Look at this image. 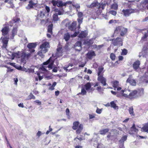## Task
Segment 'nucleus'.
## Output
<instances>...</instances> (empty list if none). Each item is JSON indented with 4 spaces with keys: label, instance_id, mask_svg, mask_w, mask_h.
Listing matches in <instances>:
<instances>
[{
    "label": "nucleus",
    "instance_id": "4468645a",
    "mask_svg": "<svg viewBox=\"0 0 148 148\" xmlns=\"http://www.w3.org/2000/svg\"><path fill=\"white\" fill-rule=\"evenodd\" d=\"M56 56L58 57H60L62 55V47H59L57 48Z\"/></svg>",
    "mask_w": 148,
    "mask_h": 148
},
{
    "label": "nucleus",
    "instance_id": "a18cd8bd",
    "mask_svg": "<svg viewBox=\"0 0 148 148\" xmlns=\"http://www.w3.org/2000/svg\"><path fill=\"white\" fill-rule=\"evenodd\" d=\"M32 1H30L29 2L28 6L27 7V8H31L33 7V6L32 4Z\"/></svg>",
    "mask_w": 148,
    "mask_h": 148
},
{
    "label": "nucleus",
    "instance_id": "f257e3e1",
    "mask_svg": "<svg viewBox=\"0 0 148 148\" xmlns=\"http://www.w3.org/2000/svg\"><path fill=\"white\" fill-rule=\"evenodd\" d=\"M121 92L123 97L125 98L131 100L136 98L138 96H141L144 94V90L143 89L140 90V92L138 95H137L138 92L136 90H132L131 92L129 89L125 90H122Z\"/></svg>",
    "mask_w": 148,
    "mask_h": 148
},
{
    "label": "nucleus",
    "instance_id": "aec40b11",
    "mask_svg": "<svg viewBox=\"0 0 148 148\" xmlns=\"http://www.w3.org/2000/svg\"><path fill=\"white\" fill-rule=\"evenodd\" d=\"M9 31V28L8 27H5L1 30L2 35L4 36L6 35L8 33Z\"/></svg>",
    "mask_w": 148,
    "mask_h": 148
},
{
    "label": "nucleus",
    "instance_id": "423d86ee",
    "mask_svg": "<svg viewBox=\"0 0 148 148\" xmlns=\"http://www.w3.org/2000/svg\"><path fill=\"white\" fill-rule=\"evenodd\" d=\"M122 39L120 38H117L115 39L112 40V43L114 46H120L122 45Z\"/></svg>",
    "mask_w": 148,
    "mask_h": 148
},
{
    "label": "nucleus",
    "instance_id": "6ab92c4d",
    "mask_svg": "<svg viewBox=\"0 0 148 148\" xmlns=\"http://www.w3.org/2000/svg\"><path fill=\"white\" fill-rule=\"evenodd\" d=\"M54 12L55 13V14H56L57 15H60L63 14L64 10L62 9L60 10L57 8H56L54 10Z\"/></svg>",
    "mask_w": 148,
    "mask_h": 148
},
{
    "label": "nucleus",
    "instance_id": "e2e57ef3",
    "mask_svg": "<svg viewBox=\"0 0 148 148\" xmlns=\"http://www.w3.org/2000/svg\"><path fill=\"white\" fill-rule=\"evenodd\" d=\"M34 102L38 104L39 105H40L41 104V102L38 100H36Z\"/></svg>",
    "mask_w": 148,
    "mask_h": 148
},
{
    "label": "nucleus",
    "instance_id": "f8f14e48",
    "mask_svg": "<svg viewBox=\"0 0 148 148\" xmlns=\"http://www.w3.org/2000/svg\"><path fill=\"white\" fill-rule=\"evenodd\" d=\"M74 48L75 50L78 51H80L82 49V43L80 42H77L75 44Z\"/></svg>",
    "mask_w": 148,
    "mask_h": 148
},
{
    "label": "nucleus",
    "instance_id": "72a5a7b5",
    "mask_svg": "<svg viewBox=\"0 0 148 148\" xmlns=\"http://www.w3.org/2000/svg\"><path fill=\"white\" fill-rule=\"evenodd\" d=\"M111 107L115 109L118 108V107L116 106V104L114 101H112L110 102Z\"/></svg>",
    "mask_w": 148,
    "mask_h": 148
},
{
    "label": "nucleus",
    "instance_id": "f704fd0d",
    "mask_svg": "<svg viewBox=\"0 0 148 148\" xmlns=\"http://www.w3.org/2000/svg\"><path fill=\"white\" fill-rule=\"evenodd\" d=\"M63 6H65L64 2H63L62 1H60L58 2L57 6L58 7H62Z\"/></svg>",
    "mask_w": 148,
    "mask_h": 148
},
{
    "label": "nucleus",
    "instance_id": "774afa93",
    "mask_svg": "<svg viewBox=\"0 0 148 148\" xmlns=\"http://www.w3.org/2000/svg\"><path fill=\"white\" fill-rule=\"evenodd\" d=\"M20 20V19L18 18H15L14 19V21L15 23L17 22L18 21H19Z\"/></svg>",
    "mask_w": 148,
    "mask_h": 148
},
{
    "label": "nucleus",
    "instance_id": "603ef678",
    "mask_svg": "<svg viewBox=\"0 0 148 148\" xmlns=\"http://www.w3.org/2000/svg\"><path fill=\"white\" fill-rule=\"evenodd\" d=\"M127 53V51L125 49H124L122 51L121 54L123 55H126Z\"/></svg>",
    "mask_w": 148,
    "mask_h": 148
},
{
    "label": "nucleus",
    "instance_id": "ddd939ff",
    "mask_svg": "<svg viewBox=\"0 0 148 148\" xmlns=\"http://www.w3.org/2000/svg\"><path fill=\"white\" fill-rule=\"evenodd\" d=\"M96 56L95 52L93 51H90L86 54L87 58L89 59H91L92 58Z\"/></svg>",
    "mask_w": 148,
    "mask_h": 148
},
{
    "label": "nucleus",
    "instance_id": "473e14b6",
    "mask_svg": "<svg viewBox=\"0 0 148 148\" xmlns=\"http://www.w3.org/2000/svg\"><path fill=\"white\" fill-rule=\"evenodd\" d=\"M129 112L130 114L132 116H134L135 114L134 112L133 108L132 107H130L129 109Z\"/></svg>",
    "mask_w": 148,
    "mask_h": 148
},
{
    "label": "nucleus",
    "instance_id": "412c9836",
    "mask_svg": "<svg viewBox=\"0 0 148 148\" xmlns=\"http://www.w3.org/2000/svg\"><path fill=\"white\" fill-rule=\"evenodd\" d=\"M76 22H73L71 25L69 26V29L71 31H74L76 29Z\"/></svg>",
    "mask_w": 148,
    "mask_h": 148
},
{
    "label": "nucleus",
    "instance_id": "c85d7f7f",
    "mask_svg": "<svg viewBox=\"0 0 148 148\" xmlns=\"http://www.w3.org/2000/svg\"><path fill=\"white\" fill-rule=\"evenodd\" d=\"M70 38V35L68 33L65 34L64 35V39L66 41H68L69 39Z\"/></svg>",
    "mask_w": 148,
    "mask_h": 148
},
{
    "label": "nucleus",
    "instance_id": "1a4fd4ad",
    "mask_svg": "<svg viewBox=\"0 0 148 148\" xmlns=\"http://www.w3.org/2000/svg\"><path fill=\"white\" fill-rule=\"evenodd\" d=\"M143 36L141 38V41H145L147 40V38L148 36V30L144 29L143 30L142 32Z\"/></svg>",
    "mask_w": 148,
    "mask_h": 148
},
{
    "label": "nucleus",
    "instance_id": "393cba45",
    "mask_svg": "<svg viewBox=\"0 0 148 148\" xmlns=\"http://www.w3.org/2000/svg\"><path fill=\"white\" fill-rule=\"evenodd\" d=\"M109 131L108 128L103 129L99 131L100 134L101 135H104Z\"/></svg>",
    "mask_w": 148,
    "mask_h": 148
},
{
    "label": "nucleus",
    "instance_id": "a211bd4d",
    "mask_svg": "<svg viewBox=\"0 0 148 148\" xmlns=\"http://www.w3.org/2000/svg\"><path fill=\"white\" fill-rule=\"evenodd\" d=\"M104 68L102 66H99L98 68L97 72L98 76H102L104 73L103 71Z\"/></svg>",
    "mask_w": 148,
    "mask_h": 148
},
{
    "label": "nucleus",
    "instance_id": "c756f323",
    "mask_svg": "<svg viewBox=\"0 0 148 148\" xmlns=\"http://www.w3.org/2000/svg\"><path fill=\"white\" fill-rule=\"evenodd\" d=\"M53 26V25L52 24L48 27V32L51 34H52Z\"/></svg>",
    "mask_w": 148,
    "mask_h": 148
},
{
    "label": "nucleus",
    "instance_id": "680f3d73",
    "mask_svg": "<svg viewBox=\"0 0 148 148\" xmlns=\"http://www.w3.org/2000/svg\"><path fill=\"white\" fill-rule=\"evenodd\" d=\"M41 134V132L40 131H38L37 133V135L39 137L40 136Z\"/></svg>",
    "mask_w": 148,
    "mask_h": 148
},
{
    "label": "nucleus",
    "instance_id": "e433bc0d",
    "mask_svg": "<svg viewBox=\"0 0 148 148\" xmlns=\"http://www.w3.org/2000/svg\"><path fill=\"white\" fill-rule=\"evenodd\" d=\"M118 6V5L117 4H114L111 5V8L116 10L117 9Z\"/></svg>",
    "mask_w": 148,
    "mask_h": 148
},
{
    "label": "nucleus",
    "instance_id": "58836bf2",
    "mask_svg": "<svg viewBox=\"0 0 148 148\" xmlns=\"http://www.w3.org/2000/svg\"><path fill=\"white\" fill-rule=\"evenodd\" d=\"M77 139L80 141H81L84 139V138L82 137V136H77V137L74 138V140H76Z\"/></svg>",
    "mask_w": 148,
    "mask_h": 148
},
{
    "label": "nucleus",
    "instance_id": "052dcab7",
    "mask_svg": "<svg viewBox=\"0 0 148 148\" xmlns=\"http://www.w3.org/2000/svg\"><path fill=\"white\" fill-rule=\"evenodd\" d=\"M64 3L65 4V6H66L67 5V4H71V1H66V2H64Z\"/></svg>",
    "mask_w": 148,
    "mask_h": 148
},
{
    "label": "nucleus",
    "instance_id": "13d9d810",
    "mask_svg": "<svg viewBox=\"0 0 148 148\" xmlns=\"http://www.w3.org/2000/svg\"><path fill=\"white\" fill-rule=\"evenodd\" d=\"M45 8L47 13L49 12L50 11L49 8L47 6H45Z\"/></svg>",
    "mask_w": 148,
    "mask_h": 148
},
{
    "label": "nucleus",
    "instance_id": "7c9ffc66",
    "mask_svg": "<svg viewBox=\"0 0 148 148\" xmlns=\"http://www.w3.org/2000/svg\"><path fill=\"white\" fill-rule=\"evenodd\" d=\"M127 139V136L126 135L123 136L122 138L119 140V142L122 145H123V143Z\"/></svg>",
    "mask_w": 148,
    "mask_h": 148
},
{
    "label": "nucleus",
    "instance_id": "c9c22d12",
    "mask_svg": "<svg viewBox=\"0 0 148 148\" xmlns=\"http://www.w3.org/2000/svg\"><path fill=\"white\" fill-rule=\"evenodd\" d=\"M97 4V3L96 2H94L92 3L91 5H87V7L89 8H92L93 7H95Z\"/></svg>",
    "mask_w": 148,
    "mask_h": 148
},
{
    "label": "nucleus",
    "instance_id": "cd10ccee",
    "mask_svg": "<svg viewBox=\"0 0 148 148\" xmlns=\"http://www.w3.org/2000/svg\"><path fill=\"white\" fill-rule=\"evenodd\" d=\"M59 18L58 17V15L56 14H54L53 16V21L55 22H56L59 20Z\"/></svg>",
    "mask_w": 148,
    "mask_h": 148
},
{
    "label": "nucleus",
    "instance_id": "2f4dec72",
    "mask_svg": "<svg viewBox=\"0 0 148 148\" xmlns=\"http://www.w3.org/2000/svg\"><path fill=\"white\" fill-rule=\"evenodd\" d=\"M79 122L77 121L73 123V128L74 130H76L79 125Z\"/></svg>",
    "mask_w": 148,
    "mask_h": 148
},
{
    "label": "nucleus",
    "instance_id": "864d4df0",
    "mask_svg": "<svg viewBox=\"0 0 148 148\" xmlns=\"http://www.w3.org/2000/svg\"><path fill=\"white\" fill-rule=\"evenodd\" d=\"M73 5L74 7H75L77 9L79 8L80 7L79 4H73Z\"/></svg>",
    "mask_w": 148,
    "mask_h": 148
},
{
    "label": "nucleus",
    "instance_id": "0e129e2a",
    "mask_svg": "<svg viewBox=\"0 0 148 148\" xmlns=\"http://www.w3.org/2000/svg\"><path fill=\"white\" fill-rule=\"evenodd\" d=\"M53 72H57L58 71V70L57 69V68L56 67H54L53 69L52 70Z\"/></svg>",
    "mask_w": 148,
    "mask_h": 148
},
{
    "label": "nucleus",
    "instance_id": "69168bd1",
    "mask_svg": "<svg viewBox=\"0 0 148 148\" xmlns=\"http://www.w3.org/2000/svg\"><path fill=\"white\" fill-rule=\"evenodd\" d=\"M66 114L67 115H69V110L68 108H67L66 109Z\"/></svg>",
    "mask_w": 148,
    "mask_h": 148
},
{
    "label": "nucleus",
    "instance_id": "5701e85b",
    "mask_svg": "<svg viewBox=\"0 0 148 148\" xmlns=\"http://www.w3.org/2000/svg\"><path fill=\"white\" fill-rule=\"evenodd\" d=\"M142 130L143 132L148 133V123H145L142 128Z\"/></svg>",
    "mask_w": 148,
    "mask_h": 148
},
{
    "label": "nucleus",
    "instance_id": "4be33fe9",
    "mask_svg": "<svg viewBox=\"0 0 148 148\" xmlns=\"http://www.w3.org/2000/svg\"><path fill=\"white\" fill-rule=\"evenodd\" d=\"M87 32L86 31L82 32L79 36V38H82L85 37L87 35Z\"/></svg>",
    "mask_w": 148,
    "mask_h": 148
},
{
    "label": "nucleus",
    "instance_id": "6e6552de",
    "mask_svg": "<svg viewBox=\"0 0 148 148\" xmlns=\"http://www.w3.org/2000/svg\"><path fill=\"white\" fill-rule=\"evenodd\" d=\"M97 80L99 81L104 86L106 85V79L103 75L98 76Z\"/></svg>",
    "mask_w": 148,
    "mask_h": 148
},
{
    "label": "nucleus",
    "instance_id": "f03ea898",
    "mask_svg": "<svg viewBox=\"0 0 148 148\" xmlns=\"http://www.w3.org/2000/svg\"><path fill=\"white\" fill-rule=\"evenodd\" d=\"M30 53H21L20 51L17 53H14L12 55V59H14V58H21V61L24 63L26 62V60L30 57Z\"/></svg>",
    "mask_w": 148,
    "mask_h": 148
},
{
    "label": "nucleus",
    "instance_id": "0eeeda50",
    "mask_svg": "<svg viewBox=\"0 0 148 148\" xmlns=\"http://www.w3.org/2000/svg\"><path fill=\"white\" fill-rule=\"evenodd\" d=\"M123 13V15L125 16H128L131 13L135 12V10L132 9L123 10L122 11Z\"/></svg>",
    "mask_w": 148,
    "mask_h": 148
},
{
    "label": "nucleus",
    "instance_id": "a19ab883",
    "mask_svg": "<svg viewBox=\"0 0 148 148\" xmlns=\"http://www.w3.org/2000/svg\"><path fill=\"white\" fill-rule=\"evenodd\" d=\"M86 92L85 89L84 88H82L81 92V93H79V94H81L82 95H84L86 94Z\"/></svg>",
    "mask_w": 148,
    "mask_h": 148
},
{
    "label": "nucleus",
    "instance_id": "7ed1b4c3",
    "mask_svg": "<svg viewBox=\"0 0 148 148\" xmlns=\"http://www.w3.org/2000/svg\"><path fill=\"white\" fill-rule=\"evenodd\" d=\"M50 58H51L46 62L43 63V65L40 68V70L43 71H47L46 69L47 68H48L49 70L52 69L54 65V62L53 61H51Z\"/></svg>",
    "mask_w": 148,
    "mask_h": 148
},
{
    "label": "nucleus",
    "instance_id": "09e8293b",
    "mask_svg": "<svg viewBox=\"0 0 148 148\" xmlns=\"http://www.w3.org/2000/svg\"><path fill=\"white\" fill-rule=\"evenodd\" d=\"M82 20L83 19L82 18H79L77 19L79 23L78 27L79 28H80V25L82 23Z\"/></svg>",
    "mask_w": 148,
    "mask_h": 148
},
{
    "label": "nucleus",
    "instance_id": "3c124183",
    "mask_svg": "<svg viewBox=\"0 0 148 148\" xmlns=\"http://www.w3.org/2000/svg\"><path fill=\"white\" fill-rule=\"evenodd\" d=\"M77 15L79 18H82L83 16V14L81 12H79L77 13Z\"/></svg>",
    "mask_w": 148,
    "mask_h": 148
},
{
    "label": "nucleus",
    "instance_id": "f3484780",
    "mask_svg": "<svg viewBox=\"0 0 148 148\" xmlns=\"http://www.w3.org/2000/svg\"><path fill=\"white\" fill-rule=\"evenodd\" d=\"M126 82L129 83L130 84L133 86H135L136 84V82L135 80L132 79L129 77L127 80Z\"/></svg>",
    "mask_w": 148,
    "mask_h": 148
},
{
    "label": "nucleus",
    "instance_id": "4c0bfd02",
    "mask_svg": "<svg viewBox=\"0 0 148 148\" xmlns=\"http://www.w3.org/2000/svg\"><path fill=\"white\" fill-rule=\"evenodd\" d=\"M85 87L86 89V90H89L91 87V84L89 83H87L85 85Z\"/></svg>",
    "mask_w": 148,
    "mask_h": 148
},
{
    "label": "nucleus",
    "instance_id": "bb28decb",
    "mask_svg": "<svg viewBox=\"0 0 148 148\" xmlns=\"http://www.w3.org/2000/svg\"><path fill=\"white\" fill-rule=\"evenodd\" d=\"M113 84V86L114 88V90H116V88L119 87V82L117 81H114L112 82Z\"/></svg>",
    "mask_w": 148,
    "mask_h": 148
},
{
    "label": "nucleus",
    "instance_id": "6e6d98bb",
    "mask_svg": "<svg viewBox=\"0 0 148 148\" xmlns=\"http://www.w3.org/2000/svg\"><path fill=\"white\" fill-rule=\"evenodd\" d=\"M78 32H75V33H74V34L72 35H71V37H76L78 34Z\"/></svg>",
    "mask_w": 148,
    "mask_h": 148
},
{
    "label": "nucleus",
    "instance_id": "39448f33",
    "mask_svg": "<svg viewBox=\"0 0 148 148\" xmlns=\"http://www.w3.org/2000/svg\"><path fill=\"white\" fill-rule=\"evenodd\" d=\"M49 43L47 42H45L43 43L40 46V50L44 53H45L48 51V48H49Z\"/></svg>",
    "mask_w": 148,
    "mask_h": 148
},
{
    "label": "nucleus",
    "instance_id": "20e7f679",
    "mask_svg": "<svg viewBox=\"0 0 148 148\" xmlns=\"http://www.w3.org/2000/svg\"><path fill=\"white\" fill-rule=\"evenodd\" d=\"M127 29L121 26L117 27L115 30L114 33H120L121 36H124L127 32Z\"/></svg>",
    "mask_w": 148,
    "mask_h": 148
},
{
    "label": "nucleus",
    "instance_id": "79ce46f5",
    "mask_svg": "<svg viewBox=\"0 0 148 148\" xmlns=\"http://www.w3.org/2000/svg\"><path fill=\"white\" fill-rule=\"evenodd\" d=\"M104 46L103 45H94V47L95 48H97V49H100L101 48H102Z\"/></svg>",
    "mask_w": 148,
    "mask_h": 148
},
{
    "label": "nucleus",
    "instance_id": "dca6fc26",
    "mask_svg": "<svg viewBox=\"0 0 148 148\" xmlns=\"http://www.w3.org/2000/svg\"><path fill=\"white\" fill-rule=\"evenodd\" d=\"M138 131V130L136 128L135 125L134 124L130 128V130L129 131V133L130 134L134 133V132H137Z\"/></svg>",
    "mask_w": 148,
    "mask_h": 148
},
{
    "label": "nucleus",
    "instance_id": "b1692460",
    "mask_svg": "<svg viewBox=\"0 0 148 148\" xmlns=\"http://www.w3.org/2000/svg\"><path fill=\"white\" fill-rule=\"evenodd\" d=\"M83 126L82 124H80L79 125L78 129L76 131L77 134H79L80 133L83 129Z\"/></svg>",
    "mask_w": 148,
    "mask_h": 148
},
{
    "label": "nucleus",
    "instance_id": "de8ad7c7",
    "mask_svg": "<svg viewBox=\"0 0 148 148\" xmlns=\"http://www.w3.org/2000/svg\"><path fill=\"white\" fill-rule=\"evenodd\" d=\"M109 12L110 14L114 16H116L117 14L116 12L114 10L110 11Z\"/></svg>",
    "mask_w": 148,
    "mask_h": 148
},
{
    "label": "nucleus",
    "instance_id": "9d476101",
    "mask_svg": "<svg viewBox=\"0 0 148 148\" xmlns=\"http://www.w3.org/2000/svg\"><path fill=\"white\" fill-rule=\"evenodd\" d=\"M36 45L34 43H30L27 45V47L29 49V51L31 53L34 52L35 50L33 49L35 48L36 46Z\"/></svg>",
    "mask_w": 148,
    "mask_h": 148
},
{
    "label": "nucleus",
    "instance_id": "9b49d317",
    "mask_svg": "<svg viewBox=\"0 0 148 148\" xmlns=\"http://www.w3.org/2000/svg\"><path fill=\"white\" fill-rule=\"evenodd\" d=\"M9 38L8 37H4L2 39V42L3 43V45L2 47L3 49H6L8 41Z\"/></svg>",
    "mask_w": 148,
    "mask_h": 148
},
{
    "label": "nucleus",
    "instance_id": "8fccbe9b",
    "mask_svg": "<svg viewBox=\"0 0 148 148\" xmlns=\"http://www.w3.org/2000/svg\"><path fill=\"white\" fill-rule=\"evenodd\" d=\"M96 115L95 114H89V117L90 119H91L95 117Z\"/></svg>",
    "mask_w": 148,
    "mask_h": 148
},
{
    "label": "nucleus",
    "instance_id": "5fc2aeb1",
    "mask_svg": "<svg viewBox=\"0 0 148 148\" xmlns=\"http://www.w3.org/2000/svg\"><path fill=\"white\" fill-rule=\"evenodd\" d=\"M14 84L16 85H17V82L18 81V78H14Z\"/></svg>",
    "mask_w": 148,
    "mask_h": 148
},
{
    "label": "nucleus",
    "instance_id": "c03bdc74",
    "mask_svg": "<svg viewBox=\"0 0 148 148\" xmlns=\"http://www.w3.org/2000/svg\"><path fill=\"white\" fill-rule=\"evenodd\" d=\"M51 3L54 6H56L58 4V1L55 0H52L51 1Z\"/></svg>",
    "mask_w": 148,
    "mask_h": 148
},
{
    "label": "nucleus",
    "instance_id": "4d7b16f0",
    "mask_svg": "<svg viewBox=\"0 0 148 148\" xmlns=\"http://www.w3.org/2000/svg\"><path fill=\"white\" fill-rule=\"evenodd\" d=\"M29 97H30V99H35V96L32 94H31L29 95Z\"/></svg>",
    "mask_w": 148,
    "mask_h": 148
},
{
    "label": "nucleus",
    "instance_id": "49530a36",
    "mask_svg": "<svg viewBox=\"0 0 148 148\" xmlns=\"http://www.w3.org/2000/svg\"><path fill=\"white\" fill-rule=\"evenodd\" d=\"M110 56L111 59L112 60H115V56L113 53H111Z\"/></svg>",
    "mask_w": 148,
    "mask_h": 148
},
{
    "label": "nucleus",
    "instance_id": "bf43d9fd",
    "mask_svg": "<svg viewBox=\"0 0 148 148\" xmlns=\"http://www.w3.org/2000/svg\"><path fill=\"white\" fill-rule=\"evenodd\" d=\"M102 88L101 86H99L97 88V90L98 91V92H100L101 90H102Z\"/></svg>",
    "mask_w": 148,
    "mask_h": 148
},
{
    "label": "nucleus",
    "instance_id": "a878e982",
    "mask_svg": "<svg viewBox=\"0 0 148 148\" xmlns=\"http://www.w3.org/2000/svg\"><path fill=\"white\" fill-rule=\"evenodd\" d=\"M17 33V29L16 28H14L12 31V36L10 37V38L13 39L14 36Z\"/></svg>",
    "mask_w": 148,
    "mask_h": 148
},
{
    "label": "nucleus",
    "instance_id": "37998d69",
    "mask_svg": "<svg viewBox=\"0 0 148 148\" xmlns=\"http://www.w3.org/2000/svg\"><path fill=\"white\" fill-rule=\"evenodd\" d=\"M103 110V109H99L98 108H97V109L96 110V112L98 114H100Z\"/></svg>",
    "mask_w": 148,
    "mask_h": 148
},
{
    "label": "nucleus",
    "instance_id": "338daca9",
    "mask_svg": "<svg viewBox=\"0 0 148 148\" xmlns=\"http://www.w3.org/2000/svg\"><path fill=\"white\" fill-rule=\"evenodd\" d=\"M37 75H38V76L39 80H40L42 79V78H43L42 77V76H41L40 75V74H39L38 73Z\"/></svg>",
    "mask_w": 148,
    "mask_h": 148
},
{
    "label": "nucleus",
    "instance_id": "2eb2a0df",
    "mask_svg": "<svg viewBox=\"0 0 148 148\" xmlns=\"http://www.w3.org/2000/svg\"><path fill=\"white\" fill-rule=\"evenodd\" d=\"M140 64V62L137 60L134 62L133 64V67L134 69L136 71H137L139 68V65Z\"/></svg>",
    "mask_w": 148,
    "mask_h": 148
},
{
    "label": "nucleus",
    "instance_id": "ea45409f",
    "mask_svg": "<svg viewBox=\"0 0 148 148\" xmlns=\"http://www.w3.org/2000/svg\"><path fill=\"white\" fill-rule=\"evenodd\" d=\"M44 53L41 50L39 51L38 53V54L42 58H43L44 56L43 54Z\"/></svg>",
    "mask_w": 148,
    "mask_h": 148
}]
</instances>
